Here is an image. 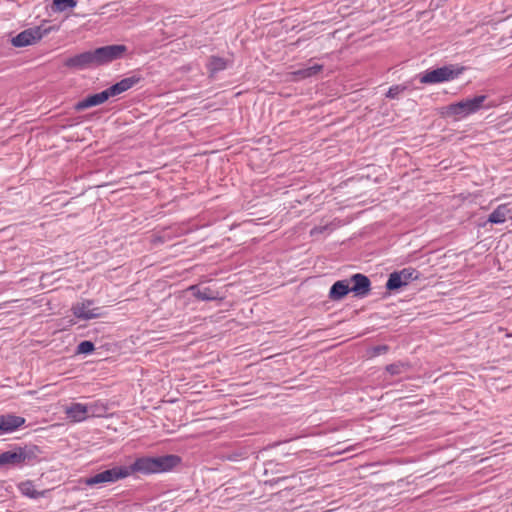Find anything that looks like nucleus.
Here are the masks:
<instances>
[{"label":"nucleus","mask_w":512,"mask_h":512,"mask_svg":"<svg viewBox=\"0 0 512 512\" xmlns=\"http://www.w3.org/2000/svg\"><path fill=\"white\" fill-rule=\"evenodd\" d=\"M127 50L123 44L106 45L68 57L63 65L73 70L91 69L122 59Z\"/></svg>","instance_id":"f257e3e1"},{"label":"nucleus","mask_w":512,"mask_h":512,"mask_svg":"<svg viewBox=\"0 0 512 512\" xmlns=\"http://www.w3.org/2000/svg\"><path fill=\"white\" fill-rule=\"evenodd\" d=\"M181 463V457L174 454H168L157 457L143 456L138 457L130 464L132 474H158L172 471Z\"/></svg>","instance_id":"f03ea898"},{"label":"nucleus","mask_w":512,"mask_h":512,"mask_svg":"<svg viewBox=\"0 0 512 512\" xmlns=\"http://www.w3.org/2000/svg\"><path fill=\"white\" fill-rule=\"evenodd\" d=\"M40 449L36 445L15 446L0 454V467H22L38 460Z\"/></svg>","instance_id":"7ed1b4c3"},{"label":"nucleus","mask_w":512,"mask_h":512,"mask_svg":"<svg viewBox=\"0 0 512 512\" xmlns=\"http://www.w3.org/2000/svg\"><path fill=\"white\" fill-rule=\"evenodd\" d=\"M486 99V95H478L451 103L445 107L444 114L447 117H453L455 120L466 118L480 111L484 107Z\"/></svg>","instance_id":"20e7f679"},{"label":"nucleus","mask_w":512,"mask_h":512,"mask_svg":"<svg viewBox=\"0 0 512 512\" xmlns=\"http://www.w3.org/2000/svg\"><path fill=\"white\" fill-rule=\"evenodd\" d=\"M465 70L464 66L449 64L436 69H428L419 75L422 84H438L457 79Z\"/></svg>","instance_id":"39448f33"},{"label":"nucleus","mask_w":512,"mask_h":512,"mask_svg":"<svg viewBox=\"0 0 512 512\" xmlns=\"http://www.w3.org/2000/svg\"><path fill=\"white\" fill-rule=\"evenodd\" d=\"M132 475L130 465L113 466L110 469L99 472L95 475L84 479V484L89 487L103 485L107 483H115L118 480L125 479Z\"/></svg>","instance_id":"423d86ee"},{"label":"nucleus","mask_w":512,"mask_h":512,"mask_svg":"<svg viewBox=\"0 0 512 512\" xmlns=\"http://www.w3.org/2000/svg\"><path fill=\"white\" fill-rule=\"evenodd\" d=\"M54 28L52 26H35L26 29L12 38L11 43L15 47H26L32 45L49 34Z\"/></svg>","instance_id":"0eeeda50"},{"label":"nucleus","mask_w":512,"mask_h":512,"mask_svg":"<svg viewBox=\"0 0 512 512\" xmlns=\"http://www.w3.org/2000/svg\"><path fill=\"white\" fill-rule=\"evenodd\" d=\"M420 273L412 267L403 268L400 271L392 272L386 282V289L388 291H396L408 285L410 282L418 280Z\"/></svg>","instance_id":"6e6552de"},{"label":"nucleus","mask_w":512,"mask_h":512,"mask_svg":"<svg viewBox=\"0 0 512 512\" xmlns=\"http://www.w3.org/2000/svg\"><path fill=\"white\" fill-rule=\"evenodd\" d=\"M348 282L350 292H352L355 297L363 298L367 296L371 290L370 279L362 273L353 274Z\"/></svg>","instance_id":"1a4fd4ad"},{"label":"nucleus","mask_w":512,"mask_h":512,"mask_svg":"<svg viewBox=\"0 0 512 512\" xmlns=\"http://www.w3.org/2000/svg\"><path fill=\"white\" fill-rule=\"evenodd\" d=\"M93 304V300H84L73 304L71 308L73 315L81 320H91L101 317L102 313L100 312V308L90 309Z\"/></svg>","instance_id":"9d476101"},{"label":"nucleus","mask_w":512,"mask_h":512,"mask_svg":"<svg viewBox=\"0 0 512 512\" xmlns=\"http://www.w3.org/2000/svg\"><path fill=\"white\" fill-rule=\"evenodd\" d=\"M143 80L144 78L142 77V75H140L139 73H133L130 76L125 77L121 79L119 82L111 85L106 90L108 92L109 97H115L131 89Z\"/></svg>","instance_id":"9b49d317"},{"label":"nucleus","mask_w":512,"mask_h":512,"mask_svg":"<svg viewBox=\"0 0 512 512\" xmlns=\"http://www.w3.org/2000/svg\"><path fill=\"white\" fill-rule=\"evenodd\" d=\"M143 80L144 78L142 77V75H140L139 73H133L130 76L125 77L121 79L119 82L111 85L106 90L108 92L109 97H115L131 89Z\"/></svg>","instance_id":"f8f14e48"},{"label":"nucleus","mask_w":512,"mask_h":512,"mask_svg":"<svg viewBox=\"0 0 512 512\" xmlns=\"http://www.w3.org/2000/svg\"><path fill=\"white\" fill-rule=\"evenodd\" d=\"M143 80L144 78L142 77V75H140L139 73H133L130 76L125 77L121 79L119 82L111 85L106 90L108 92L109 97H115L131 89Z\"/></svg>","instance_id":"ddd939ff"},{"label":"nucleus","mask_w":512,"mask_h":512,"mask_svg":"<svg viewBox=\"0 0 512 512\" xmlns=\"http://www.w3.org/2000/svg\"><path fill=\"white\" fill-rule=\"evenodd\" d=\"M26 422L22 416L12 413L0 414V435L10 434L17 431Z\"/></svg>","instance_id":"4468645a"},{"label":"nucleus","mask_w":512,"mask_h":512,"mask_svg":"<svg viewBox=\"0 0 512 512\" xmlns=\"http://www.w3.org/2000/svg\"><path fill=\"white\" fill-rule=\"evenodd\" d=\"M109 95L107 90H103L99 93H95L92 95H88L84 99L78 101L75 105V110L77 111H83L85 109H88L90 107L98 106L100 104H103L109 99Z\"/></svg>","instance_id":"2eb2a0df"},{"label":"nucleus","mask_w":512,"mask_h":512,"mask_svg":"<svg viewBox=\"0 0 512 512\" xmlns=\"http://www.w3.org/2000/svg\"><path fill=\"white\" fill-rule=\"evenodd\" d=\"M507 219H512V209L509 207V204H500L489 215L487 222L491 224H502Z\"/></svg>","instance_id":"dca6fc26"},{"label":"nucleus","mask_w":512,"mask_h":512,"mask_svg":"<svg viewBox=\"0 0 512 512\" xmlns=\"http://www.w3.org/2000/svg\"><path fill=\"white\" fill-rule=\"evenodd\" d=\"M65 414L73 422H82L88 418L86 405L78 402L67 406Z\"/></svg>","instance_id":"f3484780"},{"label":"nucleus","mask_w":512,"mask_h":512,"mask_svg":"<svg viewBox=\"0 0 512 512\" xmlns=\"http://www.w3.org/2000/svg\"><path fill=\"white\" fill-rule=\"evenodd\" d=\"M189 291L192 292V295L196 299L201 301H214L221 299L219 293L210 287L201 288L198 285H192L189 287Z\"/></svg>","instance_id":"a211bd4d"},{"label":"nucleus","mask_w":512,"mask_h":512,"mask_svg":"<svg viewBox=\"0 0 512 512\" xmlns=\"http://www.w3.org/2000/svg\"><path fill=\"white\" fill-rule=\"evenodd\" d=\"M350 293V285L348 280L336 281L329 290V299L339 301Z\"/></svg>","instance_id":"6ab92c4d"},{"label":"nucleus","mask_w":512,"mask_h":512,"mask_svg":"<svg viewBox=\"0 0 512 512\" xmlns=\"http://www.w3.org/2000/svg\"><path fill=\"white\" fill-rule=\"evenodd\" d=\"M227 66V59L215 55L210 56L206 63V69L210 76H214L215 74L225 70Z\"/></svg>","instance_id":"aec40b11"},{"label":"nucleus","mask_w":512,"mask_h":512,"mask_svg":"<svg viewBox=\"0 0 512 512\" xmlns=\"http://www.w3.org/2000/svg\"><path fill=\"white\" fill-rule=\"evenodd\" d=\"M87 407V415L89 417H103L107 413L108 406L101 400L93 401L85 404Z\"/></svg>","instance_id":"412c9836"},{"label":"nucleus","mask_w":512,"mask_h":512,"mask_svg":"<svg viewBox=\"0 0 512 512\" xmlns=\"http://www.w3.org/2000/svg\"><path fill=\"white\" fill-rule=\"evenodd\" d=\"M322 70H323L322 64H313L312 66L300 68V69L294 71L292 74L294 75L295 79L303 80V79L310 78V77L317 75Z\"/></svg>","instance_id":"4be33fe9"},{"label":"nucleus","mask_w":512,"mask_h":512,"mask_svg":"<svg viewBox=\"0 0 512 512\" xmlns=\"http://www.w3.org/2000/svg\"><path fill=\"white\" fill-rule=\"evenodd\" d=\"M20 492L22 495L29 497L31 499H38L42 496H44V492H39L35 489V486L32 481L27 480L24 482H21L18 486Z\"/></svg>","instance_id":"5701e85b"},{"label":"nucleus","mask_w":512,"mask_h":512,"mask_svg":"<svg viewBox=\"0 0 512 512\" xmlns=\"http://www.w3.org/2000/svg\"><path fill=\"white\" fill-rule=\"evenodd\" d=\"M75 0H53L54 10L63 12L67 9H72L76 6Z\"/></svg>","instance_id":"b1692460"},{"label":"nucleus","mask_w":512,"mask_h":512,"mask_svg":"<svg viewBox=\"0 0 512 512\" xmlns=\"http://www.w3.org/2000/svg\"><path fill=\"white\" fill-rule=\"evenodd\" d=\"M95 349L94 343L88 340L82 341L78 344L76 353L88 355L91 354Z\"/></svg>","instance_id":"393cba45"},{"label":"nucleus","mask_w":512,"mask_h":512,"mask_svg":"<svg viewBox=\"0 0 512 512\" xmlns=\"http://www.w3.org/2000/svg\"><path fill=\"white\" fill-rule=\"evenodd\" d=\"M406 89L407 87L405 85H393L386 92V97L389 99H397Z\"/></svg>","instance_id":"a878e982"},{"label":"nucleus","mask_w":512,"mask_h":512,"mask_svg":"<svg viewBox=\"0 0 512 512\" xmlns=\"http://www.w3.org/2000/svg\"><path fill=\"white\" fill-rule=\"evenodd\" d=\"M404 366L402 362L391 363L385 367V370L392 376L399 375L402 373Z\"/></svg>","instance_id":"bb28decb"},{"label":"nucleus","mask_w":512,"mask_h":512,"mask_svg":"<svg viewBox=\"0 0 512 512\" xmlns=\"http://www.w3.org/2000/svg\"><path fill=\"white\" fill-rule=\"evenodd\" d=\"M332 231L333 228L331 226V224H326V225H323V226H316L314 227L312 230H311V235L314 236V235H317V234H323L324 232L326 231Z\"/></svg>","instance_id":"cd10ccee"},{"label":"nucleus","mask_w":512,"mask_h":512,"mask_svg":"<svg viewBox=\"0 0 512 512\" xmlns=\"http://www.w3.org/2000/svg\"><path fill=\"white\" fill-rule=\"evenodd\" d=\"M387 351H388V346L387 345H379V346L374 347V353L376 355H380V354L386 353Z\"/></svg>","instance_id":"c85d7f7f"},{"label":"nucleus","mask_w":512,"mask_h":512,"mask_svg":"<svg viewBox=\"0 0 512 512\" xmlns=\"http://www.w3.org/2000/svg\"><path fill=\"white\" fill-rule=\"evenodd\" d=\"M286 478L287 477H278L277 479L272 480L271 483H275L276 484V483H279V482L285 480Z\"/></svg>","instance_id":"c756f323"}]
</instances>
